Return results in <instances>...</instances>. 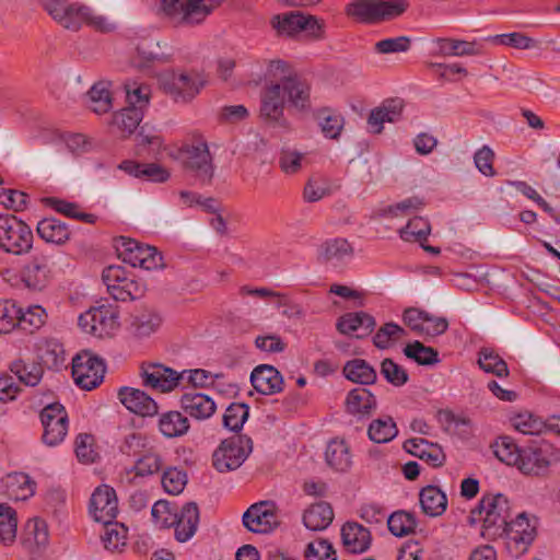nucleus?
Returning <instances> with one entry per match:
<instances>
[{
    "instance_id": "nucleus-1",
    "label": "nucleus",
    "mask_w": 560,
    "mask_h": 560,
    "mask_svg": "<svg viewBox=\"0 0 560 560\" xmlns=\"http://www.w3.org/2000/svg\"><path fill=\"white\" fill-rule=\"evenodd\" d=\"M40 7L48 15L62 27L70 31H79L82 25H88L100 32H109L113 25L103 15L82 3L68 0H38Z\"/></svg>"
},
{
    "instance_id": "nucleus-2",
    "label": "nucleus",
    "mask_w": 560,
    "mask_h": 560,
    "mask_svg": "<svg viewBox=\"0 0 560 560\" xmlns=\"http://www.w3.org/2000/svg\"><path fill=\"white\" fill-rule=\"evenodd\" d=\"M224 0H147L155 13L174 25L195 26L211 15Z\"/></svg>"
},
{
    "instance_id": "nucleus-3",
    "label": "nucleus",
    "mask_w": 560,
    "mask_h": 560,
    "mask_svg": "<svg viewBox=\"0 0 560 560\" xmlns=\"http://www.w3.org/2000/svg\"><path fill=\"white\" fill-rule=\"evenodd\" d=\"M471 514L482 521L481 534L489 540L502 536L504 527L513 520L510 501L502 493L483 495Z\"/></svg>"
},
{
    "instance_id": "nucleus-4",
    "label": "nucleus",
    "mask_w": 560,
    "mask_h": 560,
    "mask_svg": "<svg viewBox=\"0 0 560 560\" xmlns=\"http://www.w3.org/2000/svg\"><path fill=\"white\" fill-rule=\"evenodd\" d=\"M163 92L177 104H188L205 88L207 80L197 70H171L160 75Z\"/></svg>"
},
{
    "instance_id": "nucleus-5",
    "label": "nucleus",
    "mask_w": 560,
    "mask_h": 560,
    "mask_svg": "<svg viewBox=\"0 0 560 560\" xmlns=\"http://www.w3.org/2000/svg\"><path fill=\"white\" fill-rule=\"evenodd\" d=\"M270 24L278 36L295 37L304 32L311 40H323L326 37V23L312 14L291 11L271 18Z\"/></svg>"
},
{
    "instance_id": "nucleus-6",
    "label": "nucleus",
    "mask_w": 560,
    "mask_h": 560,
    "mask_svg": "<svg viewBox=\"0 0 560 560\" xmlns=\"http://www.w3.org/2000/svg\"><path fill=\"white\" fill-rule=\"evenodd\" d=\"M33 246L31 228L13 214L0 215V249L7 254L24 255Z\"/></svg>"
},
{
    "instance_id": "nucleus-7",
    "label": "nucleus",
    "mask_w": 560,
    "mask_h": 560,
    "mask_svg": "<svg viewBox=\"0 0 560 560\" xmlns=\"http://www.w3.org/2000/svg\"><path fill=\"white\" fill-rule=\"evenodd\" d=\"M253 451V441L247 435H234L223 440L212 455V465L219 472L237 469Z\"/></svg>"
},
{
    "instance_id": "nucleus-8",
    "label": "nucleus",
    "mask_w": 560,
    "mask_h": 560,
    "mask_svg": "<svg viewBox=\"0 0 560 560\" xmlns=\"http://www.w3.org/2000/svg\"><path fill=\"white\" fill-rule=\"evenodd\" d=\"M536 524L525 512L518 513L504 527L499 538L504 539V546L511 557L520 558L528 551L536 537Z\"/></svg>"
},
{
    "instance_id": "nucleus-9",
    "label": "nucleus",
    "mask_w": 560,
    "mask_h": 560,
    "mask_svg": "<svg viewBox=\"0 0 560 560\" xmlns=\"http://www.w3.org/2000/svg\"><path fill=\"white\" fill-rule=\"evenodd\" d=\"M118 311L113 305H100L89 308L78 318L79 327L97 338L112 337L119 327Z\"/></svg>"
},
{
    "instance_id": "nucleus-10",
    "label": "nucleus",
    "mask_w": 560,
    "mask_h": 560,
    "mask_svg": "<svg viewBox=\"0 0 560 560\" xmlns=\"http://www.w3.org/2000/svg\"><path fill=\"white\" fill-rule=\"evenodd\" d=\"M102 280L107 292L116 301L127 302L139 299L144 293V285L130 277L120 266H108L102 272Z\"/></svg>"
},
{
    "instance_id": "nucleus-11",
    "label": "nucleus",
    "mask_w": 560,
    "mask_h": 560,
    "mask_svg": "<svg viewBox=\"0 0 560 560\" xmlns=\"http://www.w3.org/2000/svg\"><path fill=\"white\" fill-rule=\"evenodd\" d=\"M43 427L42 442L55 447L63 442L68 434L69 418L66 408L60 402L45 406L39 412Z\"/></svg>"
},
{
    "instance_id": "nucleus-12",
    "label": "nucleus",
    "mask_w": 560,
    "mask_h": 560,
    "mask_svg": "<svg viewBox=\"0 0 560 560\" xmlns=\"http://www.w3.org/2000/svg\"><path fill=\"white\" fill-rule=\"evenodd\" d=\"M105 371L103 360L91 351H81L72 360V376L82 389L91 390L97 387L104 378Z\"/></svg>"
},
{
    "instance_id": "nucleus-13",
    "label": "nucleus",
    "mask_w": 560,
    "mask_h": 560,
    "mask_svg": "<svg viewBox=\"0 0 560 560\" xmlns=\"http://www.w3.org/2000/svg\"><path fill=\"white\" fill-rule=\"evenodd\" d=\"M120 242L119 256L126 264L145 270H155L163 267L162 255L155 247L127 237H120Z\"/></svg>"
},
{
    "instance_id": "nucleus-14",
    "label": "nucleus",
    "mask_w": 560,
    "mask_h": 560,
    "mask_svg": "<svg viewBox=\"0 0 560 560\" xmlns=\"http://www.w3.org/2000/svg\"><path fill=\"white\" fill-rule=\"evenodd\" d=\"M243 525L257 534L272 532L279 525L275 502L260 501L250 505L243 514Z\"/></svg>"
},
{
    "instance_id": "nucleus-15",
    "label": "nucleus",
    "mask_w": 560,
    "mask_h": 560,
    "mask_svg": "<svg viewBox=\"0 0 560 560\" xmlns=\"http://www.w3.org/2000/svg\"><path fill=\"white\" fill-rule=\"evenodd\" d=\"M143 385L161 393L175 389L184 381V374L160 363L141 366Z\"/></svg>"
},
{
    "instance_id": "nucleus-16",
    "label": "nucleus",
    "mask_w": 560,
    "mask_h": 560,
    "mask_svg": "<svg viewBox=\"0 0 560 560\" xmlns=\"http://www.w3.org/2000/svg\"><path fill=\"white\" fill-rule=\"evenodd\" d=\"M431 55L436 57H465L479 56L483 46L477 40L467 42L451 37H436L431 42Z\"/></svg>"
},
{
    "instance_id": "nucleus-17",
    "label": "nucleus",
    "mask_w": 560,
    "mask_h": 560,
    "mask_svg": "<svg viewBox=\"0 0 560 560\" xmlns=\"http://www.w3.org/2000/svg\"><path fill=\"white\" fill-rule=\"evenodd\" d=\"M118 513L115 490L109 486L97 487L90 500V514L96 522L113 521Z\"/></svg>"
},
{
    "instance_id": "nucleus-18",
    "label": "nucleus",
    "mask_w": 560,
    "mask_h": 560,
    "mask_svg": "<svg viewBox=\"0 0 560 560\" xmlns=\"http://www.w3.org/2000/svg\"><path fill=\"white\" fill-rule=\"evenodd\" d=\"M182 155L185 166L194 171L202 183L211 180L213 166L207 143L201 142L197 145H188L182 151Z\"/></svg>"
},
{
    "instance_id": "nucleus-19",
    "label": "nucleus",
    "mask_w": 560,
    "mask_h": 560,
    "mask_svg": "<svg viewBox=\"0 0 560 560\" xmlns=\"http://www.w3.org/2000/svg\"><path fill=\"white\" fill-rule=\"evenodd\" d=\"M405 103L401 98H387L380 106L373 108L368 117L370 132L380 135L385 122L395 124L402 117Z\"/></svg>"
},
{
    "instance_id": "nucleus-20",
    "label": "nucleus",
    "mask_w": 560,
    "mask_h": 560,
    "mask_svg": "<svg viewBox=\"0 0 560 560\" xmlns=\"http://www.w3.org/2000/svg\"><path fill=\"white\" fill-rule=\"evenodd\" d=\"M520 458L515 467L524 475L544 477L548 474L550 459L548 454L536 446L522 447Z\"/></svg>"
},
{
    "instance_id": "nucleus-21",
    "label": "nucleus",
    "mask_w": 560,
    "mask_h": 560,
    "mask_svg": "<svg viewBox=\"0 0 560 560\" xmlns=\"http://www.w3.org/2000/svg\"><path fill=\"white\" fill-rule=\"evenodd\" d=\"M118 399L128 410L142 417H152L159 411L156 401L138 388H119Z\"/></svg>"
},
{
    "instance_id": "nucleus-22",
    "label": "nucleus",
    "mask_w": 560,
    "mask_h": 560,
    "mask_svg": "<svg viewBox=\"0 0 560 560\" xmlns=\"http://www.w3.org/2000/svg\"><path fill=\"white\" fill-rule=\"evenodd\" d=\"M48 257L43 254H35L22 269V281L31 289L40 291L49 282Z\"/></svg>"
},
{
    "instance_id": "nucleus-23",
    "label": "nucleus",
    "mask_w": 560,
    "mask_h": 560,
    "mask_svg": "<svg viewBox=\"0 0 560 560\" xmlns=\"http://www.w3.org/2000/svg\"><path fill=\"white\" fill-rule=\"evenodd\" d=\"M199 524V509L195 502H188L178 510L174 522V535L179 542L188 541Z\"/></svg>"
},
{
    "instance_id": "nucleus-24",
    "label": "nucleus",
    "mask_w": 560,
    "mask_h": 560,
    "mask_svg": "<svg viewBox=\"0 0 560 560\" xmlns=\"http://www.w3.org/2000/svg\"><path fill=\"white\" fill-rule=\"evenodd\" d=\"M376 323L373 316L365 312L347 313L337 322V329L342 335L354 334L357 338L369 336Z\"/></svg>"
},
{
    "instance_id": "nucleus-25",
    "label": "nucleus",
    "mask_w": 560,
    "mask_h": 560,
    "mask_svg": "<svg viewBox=\"0 0 560 560\" xmlns=\"http://www.w3.org/2000/svg\"><path fill=\"white\" fill-rule=\"evenodd\" d=\"M250 383L258 393L272 395L282 390L283 378L276 368L261 364L253 370Z\"/></svg>"
},
{
    "instance_id": "nucleus-26",
    "label": "nucleus",
    "mask_w": 560,
    "mask_h": 560,
    "mask_svg": "<svg viewBox=\"0 0 560 560\" xmlns=\"http://www.w3.org/2000/svg\"><path fill=\"white\" fill-rule=\"evenodd\" d=\"M341 540L345 549L350 553L365 552L372 541L368 528L357 522H347L341 527Z\"/></svg>"
},
{
    "instance_id": "nucleus-27",
    "label": "nucleus",
    "mask_w": 560,
    "mask_h": 560,
    "mask_svg": "<svg viewBox=\"0 0 560 560\" xmlns=\"http://www.w3.org/2000/svg\"><path fill=\"white\" fill-rule=\"evenodd\" d=\"M345 405L348 413L364 418L370 417L376 409L377 400L370 389L359 386L347 394Z\"/></svg>"
},
{
    "instance_id": "nucleus-28",
    "label": "nucleus",
    "mask_w": 560,
    "mask_h": 560,
    "mask_svg": "<svg viewBox=\"0 0 560 560\" xmlns=\"http://www.w3.org/2000/svg\"><path fill=\"white\" fill-rule=\"evenodd\" d=\"M180 407L197 420L209 419L217 409V405L210 396L198 392L185 393L180 397Z\"/></svg>"
},
{
    "instance_id": "nucleus-29",
    "label": "nucleus",
    "mask_w": 560,
    "mask_h": 560,
    "mask_svg": "<svg viewBox=\"0 0 560 560\" xmlns=\"http://www.w3.org/2000/svg\"><path fill=\"white\" fill-rule=\"evenodd\" d=\"M118 168L132 177L152 183H164L170 178L168 171L156 163L125 160L118 165Z\"/></svg>"
},
{
    "instance_id": "nucleus-30",
    "label": "nucleus",
    "mask_w": 560,
    "mask_h": 560,
    "mask_svg": "<svg viewBox=\"0 0 560 560\" xmlns=\"http://www.w3.org/2000/svg\"><path fill=\"white\" fill-rule=\"evenodd\" d=\"M283 91L289 106L300 112L311 108V84L306 79L294 74L292 79L284 81Z\"/></svg>"
},
{
    "instance_id": "nucleus-31",
    "label": "nucleus",
    "mask_w": 560,
    "mask_h": 560,
    "mask_svg": "<svg viewBox=\"0 0 560 560\" xmlns=\"http://www.w3.org/2000/svg\"><path fill=\"white\" fill-rule=\"evenodd\" d=\"M287 97L280 83H269L261 95L260 115L270 120H278L283 115Z\"/></svg>"
},
{
    "instance_id": "nucleus-32",
    "label": "nucleus",
    "mask_w": 560,
    "mask_h": 560,
    "mask_svg": "<svg viewBox=\"0 0 560 560\" xmlns=\"http://www.w3.org/2000/svg\"><path fill=\"white\" fill-rule=\"evenodd\" d=\"M163 323L159 312L145 308L132 316L130 322V331L139 338H145L156 332Z\"/></svg>"
},
{
    "instance_id": "nucleus-33",
    "label": "nucleus",
    "mask_w": 560,
    "mask_h": 560,
    "mask_svg": "<svg viewBox=\"0 0 560 560\" xmlns=\"http://www.w3.org/2000/svg\"><path fill=\"white\" fill-rule=\"evenodd\" d=\"M422 512L431 517L441 516L447 508L446 494L436 486H427L419 493Z\"/></svg>"
},
{
    "instance_id": "nucleus-34",
    "label": "nucleus",
    "mask_w": 560,
    "mask_h": 560,
    "mask_svg": "<svg viewBox=\"0 0 560 560\" xmlns=\"http://www.w3.org/2000/svg\"><path fill=\"white\" fill-rule=\"evenodd\" d=\"M38 236L46 243L62 245L70 238L68 225L56 218H44L37 223Z\"/></svg>"
},
{
    "instance_id": "nucleus-35",
    "label": "nucleus",
    "mask_w": 560,
    "mask_h": 560,
    "mask_svg": "<svg viewBox=\"0 0 560 560\" xmlns=\"http://www.w3.org/2000/svg\"><path fill=\"white\" fill-rule=\"evenodd\" d=\"M334 520V511L329 503L318 502L304 511L303 523L311 530L326 529Z\"/></svg>"
},
{
    "instance_id": "nucleus-36",
    "label": "nucleus",
    "mask_w": 560,
    "mask_h": 560,
    "mask_svg": "<svg viewBox=\"0 0 560 560\" xmlns=\"http://www.w3.org/2000/svg\"><path fill=\"white\" fill-rule=\"evenodd\" d=\"M4 483L8 495L16 501H24L35 493V481L24 472L9 474Z\"/></svg>"
},
{
    "instance_id": "nucleus-37",
    "label": "nucleus",
    "mask_w": 560,
    "mask_h": 560,
    "mask_svg": "<svg viewBox=\"0 0 560 560\" xmlns=\"http://www.w3.org/2000/svg\"><path fill=\"white\" fill-rule=\"evenodd\" d=\"M102 523L104 527L101 540L104 548L112 552H120L127 544L128 528L122 523L114 522V520Z\"/></svg>"
},
{
    "instance_id": "nucleus-38",
    "label": "nucleus",
    "mask_w": 560,
    "mask_h": 560,
    "mask_svg": "<svg viewBox=\"0 0 560 560\" xmlns=\"http://www.w3.org/2000/svg\"><path fill=\"white\" fill-rule=\"evenodd\" d=\"M325 458L336 471H347L352 464L350 448L343 440H331L326 447Z\"/></svg>"
},
{
    "instance_id": "nucleus-39",
    "label": "nucleus",
    "mask_w": 560,
    "mask_h": 560,
    "mask_svg": "<svg viewBox=\"0 0 560 560\" xmlns=\"http://www.w3.org/2000/svg\"><path fill=\"white\" fill-rule=\"evenodd\" d=\"M398 434V428L389 416H382L371 421L368 428L369 439L377 444L388 443Z\"/></svg>"
},
{
    "instance_id": "nucleus-40",
    "label": "nucleus",
    "mask_w": 560,
    "mask_h": 560,
    "mask_svg": "<svg viewBox=\"0 0 560 560\" xmlns=\"http://www.w3.org/2000/svg\"><path fill=\"white\" fill-rule=\"evenodd\" d=\"M159 429L166 438L182 436L189 430V420L179 411H167L161 415Z\"/></svg>"
},
{
    "instance_id": "nucleus-41",
    "label": "nucleus",
    "mask_w": 560,
    "mask_h": 560,
    "mask_svg": "<svg viewBox=\"0 0 560 560\" xmlns=\"http://www.w3.org/2000/svg\"><path fill=\"white\" fill-rule=\"evenodd\" d=\"M345 376L361 385L373 384L376 381V371L363 359H353L343 366Z\"/></svg>"
},
{
    "instance_id": "nucleus-42",
    "label": "nucleus",
    "mask_w": 560,
    "mask_h": 560,
    "mask_svg": "<svg viewBox=\"0 0 560 560\" xmlns=\"http://www.w3.org/2000/svg\"><path fill=\"white\" fill-rule=\"evenodd\" d=\"M162 467L163 460L160 452L150 444L136 460L132 471L136 476L147 477L159 472Z\"/></svg>"
},
{
    "instance_id": "nucleus-43",
    "label": "nucleus",
    "mask_w": 560,
    "mask_h": 560,
    "mask_svg": "<svg viewBox=\"0 0 560 560\" xmlns=\"http://www.w3.org/2000/svg\"><path fill=\"white\" fill-rule=\"evenodd\" d=\"M353 248L346 238L328 240L320 245L319 256L326 261L340 262L351 258Z\"/></svg>"
},
{
    "instance_id": "nucleus-44",
    "label": "nucleus",
    "mask_w": 560,
    "mask_h": 560,
    "mask_svg": "<svg viewBox=\"0 0 560 560\" xmlns=\"http://www.w3.org/2000/svg\"><path fill=\"white\" fill-rule=\"evenodd\" d=\"M278 164L285 175H295L308 164V158L306 153L300 152L294 148H282L279 153Z\"/></svg>"
},
{
    "instance_id": "nucleus-45",
    "label": "nucleus",
    "mask_w": 560,
    "mask_h": 560,
    "mask_svg": "<svg viewBox=\"0 0 560 560\" xmlns=\"http://www.w3.org/2000/svg\"><path fill=\"white\" fill-rule=\"evenodd\" d=\"M346 14L362 23L380 22L376 0H354L347 4Z\"/></svg>"
},
{
    "instance_id": "nucleus-46",
    "label": "nucleus",
    "mask_w": 560,
    "mask_h": 560,
    "mask_svg": "<svg viewBox=\"0 0 560 560\" xmlns=\"http://www.w3.org/2000/svg\"><path fill=\"white\" fill-rule=\"evenodd\" d=\"M478 365L483 372L498 377H506L509 375L506 362L490 348L480 349L478 353Z\"/></svg>"
},
{
    "instance_id": "nucleus-47",
    "label": "nucleus",
    "mask_w": 560,
    "mask_h": 560,
    "mask_svg": "<svg viewBox=\"0 0 560 560\" xmlns=\"http://www.w3.org/2000/svg\"><path fill=\"white\" fill-rule=\"evenodd\" d=\"M47 313L40 305H30L26 310L20 307L19 324L21 329L34 332L45 325Z\"/></svg>"
},
{
    "instance_id": "nucleus-48",
    "label": "nucleus",
    "mask_w": 560,
    "mask_h": 560,
    "mask_svg": "<svg viewBox=\"0 0 560 560\" xmlns=\"http://www.w3.org/2000/svg\"><path fill=\"white\" fill-rule=\"evenodd\" d=\"M18 520L16 512L10 505L0 504V541L8 546L15 541Z\"/></svg>"
},
{
    "instance_id": "nucleus-49",
    "label": "nucleus",
    "mask_w": 560,
    "mask_h": 560,
    "mask_svg": "<svg viewBox=\"0 0 560 560\" xmlns=\"http://www.w3.org/2000/svg\"><path fill=\"white\" fill-rule=\"evenodd\" d=\"M491 447L493 454L500 462L509 466H515L517 464L520 458L518 454H521L522 447H520L511 438L500 436L492 443Z\"/></svg>"
},
{
    "instance_id": "nucleus-50",
    "label": "nucleus",
    "mask_w": 560,
    "mask_h": 560,
    "mask_svg": "<svg viewBox=\"0 0 560 560\" xmlns=\"http://www.w3.org/2000/svg\"><path fill=\"white\" fill-rule=\"evenodd\" d=\"M143 118V112L140 107H125L114 115L113 124L124 136L131 135L140 125Z\"/></svg>"
},
{
    "instance_id": "nucleus-51",
    "label": "nucleus",
    "mask_w": 560,
    "mask_h": 560,
    "mask_svg": "<svg viewBox=\"0 0 560 560\" xmlns=\"http://www.w3.org/2000/svg\"><path fill=\"white\" fill-rule=\"evenodd\" d=\"M10 370L27 386L37 385L43 376V368L35 362L15 360L11 363Z\"/></svg>"
},
{
    "instance_id": "nucleus-52",
    "label": "nucleus",
    "mask_w": 560,
    "mask_h": 560,
    "mask_svg": "<svg viewBox=\"0 0 560 560\" xmlns=\"http://www.w3.org/2000/svg\"><path fill=\"white\" fill-rule=\"evenodd\" d=\"M389 532L397 536L402 537L412 533L417 527V521L413 514L398 511L386 517Z\"/></svg>"
},
{
    "instance_id": "nucleus-53",
    "label": "nucleus",
    "mask_w": 560,
    "mask_h": 560,
    "mask_svg": "<svg viewBox=\"0 0 560 560\" xmlns=\"http://www.w3.org/2000/svg\"><path fill=\"white\" fill-rule=\"evenodd\" d=\"M89 107L96 114L107 113L112 108V96L104 82L95 83L88 93Z\"/></svg>"
},
{
    "instance_id": "nucleus-54",
    "label": "nucleus",
    "mask_w": 560,
    "mask_h": 560,
    "mask_svg": "<svg viewBox=\"0 0 560 560\" xmlns=\"http://www.w3.org/2000/svg\"><path fill=\"white\" fill-rule=\"evenodd\" d=\"M404 353L407 358L415 360L421 365H430L439 362V352L418 340L408 343L404 349Z\"/></svg>"
},
{
    "instance_id": "nucleus-55",
    "label": "nucleus",
    "mask_w": 560,
    "mask_h": 560,
    "mask_svg": "<svg viewBox=\"0 0 560 560\" xmlns=\"http://www.w3.org/2000/svg\"><path fill=\"white\" fill-rule=\"evenodd\" d=\"M249 415V407L243 402L231 404L223 415V425L234 432L242 430Z\"/></svg>"
},
{
    "instance_id": "nucleus-56",
    "label": "nucleus",
    "mask_w": 560,
    "mask_h": 560,
    "mask_svg": "<svg viewBox=\"0 0 560 560\" xmlns=\"http://www.w3.org/2000/svg\"><path fill=\"white\" fill-rule=\"evenodd\" d=\"M149 445L150 442L145 435L139 432H131L121 439L118 451L128 457H139Z\"/></svg>"
},
{
    "instance_id": "nucleus-57",
    "label": "nucleus",
    "mask_w": 560,
    "mask_h": 560,
    "mask_svg": "<svg viewBox=\"0 0 560 560\" xmlns=\"http://www.w3.org/2000/svg\"><path fill=\"white\" fill-rule=\"evenodd\" d=\"M178 508L165 500L155 502L151 510L153 522L160 528H171L174 525Z\"/></svg>"
},
{
    "instance_id": "nucleus-58",
    "label": "nucleus",
    "mask_w": 560,
    "mask_h": 560,
    "mask_svg": "<svg viewBox=\"0 0 560 560\" xmlns=\"http://www.w3.org/2000/svg\"><path fill=\"white\" fill-rule=\"evenodd\" d=\"M430 234V224L420 217L409 220L407 225L399 231L400 237L406 242L425 241Z\"/></svg>"
},
{
    "instance_id": "nucleus-59",
    "label": "nucleus",
    "mask_w": 560,
    "mask_h": 560,
    "mask_svg": "<svg viewBox=\"0 0 560 560\" xmlns=\"http://www.w3.org/2000/svg\"><path fill=\"white\" fill-rule=\"evenodd\" d=\"M404 336L406 331L402 327L395 323H386L376 331L373 343L378 349H387Z\"/></svg>"
},
{
    "instance_id": "nucleus-60",
    "label": "nucleus",
    "mask_w": 560,
    "mask_h": 560,
    "mask_svg": "<svg viewBox=\"0 0 560 560\" xmlns=\"http://www.w3.org/2000/svg\"><path fill=\"white\" fill-rule=\"evenodd\" d=\"M51 206L58 213H61L68 218L75 219L89 224H94L97 221V217L95 214L81 211L78 203L62 199H51Z\"/></svg>"
},
{
    "instance_id": "nucleus-61",
    "label": "nucleus",
    "mask_w": 560,
    "mask_h": 560,
    "mask_svg": "<svg viewBox=\"0 0 560 560\" xmlns=\"http://www.w3.org/2000/svg\"><path fill=\"white\" fill-rule=\"evenodd\" d=\"M126 91V100L129 107H140V110H144V108L149 104L150 100V86L145 84H140L137 82H127L125 83Z\"/></svg>"
},
{
    "instance_id": "nucleus-62",
    "label": "nucleus",
    "mask_w": 560,
    "mask_h": 560,
    "mask_svg": "<svg viewBox=\"0 0 560 560\" xmlns=\"http://www.w3.org/2000/svg\"><path fill=\"white\" fill-rule=\"evenodd\" d=\"M329 194V180L323 176H312L304 186L303 198L306 202H316Z\"/></svg>"
},
{
    "instance_id": "nucleus-63",
    "label": "nucleus",
    "mask_w": 560,
    "mask_h": 560,
    "mask_svg": "<svg viewBox=\"0 0 560 560\" xmlns=\"http://www.w3.org/2000/svg\"><path fill=\"white\" fill-rule=\"evenodd\" d=\"M163 489L170 494H179L187 483V475L184 470L170 467L162 475Z\"/></svg>"
},
{
    "instance_id": "nucleus-64",
    "label": "nucleus",
    "mask_w": 560,
    "mask_h": 560,
    "mask_svg": "<svg viewBox=\"0 0 560 560\" xmlns=\"http://www.w3.org/2000/svg\"><path fill=\"white\" fill-rule=\"evenodd\" d=\"M304 556L306 560H337L332 545L326 539L310 542Z\"/></svg>"
}]
</instances>
